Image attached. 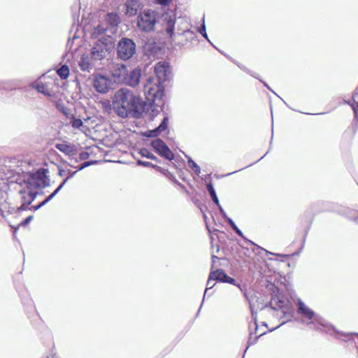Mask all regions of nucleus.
<instances>
[{"label":"nucleus","mask_w":358,"mask_h":358,"mask_svg":"<svg viewBox=\"0 0 358 358\" xmlns=\"http://www.w3.org/2000/svg\"><path fill=\"white\" fill-rule=\"evenodd\" d=\"M258 336H255L254 338H252V333H250V338H249V340H248V347L246 348V350H245V352H246V350H248V348H249L250 345H254L256 343V342L258 340Z\"/></svg>","instance_id":"nucleus-41"},{"label":"nucleus","mask_w":358,"mask_h":358,"mask_svg":"<svg viewBox=\"0 0 358 358\" xmlns=\"http://www.w3.org/2000/svg\"><path fill=\"white\" fill-rule=\"evenodd\" d=\"M78 64L83 71L90 72L92 69L91 64L90 63L88 58L84 56L81 57Z\"/></svg>","instance_id":"nucleus-25"},{"label":"nucleus","mask_w":358,"mask_h":358,"mask_svg":"<svg viewBox=\"0 0 358 358\" xmlns=\"http://www.w3.org/2000/svg\"><path fill=\"white\" fill-rule=\"evenodd\" d=\"M332 336L346 343H354L355 347L358 349V333H345L338 331L335 329V332L333 333Z\"/></svg>","instance_id":"nucleus-16"},{"label":"nucleus","mask_w":358,"mask_h":358,"mask_svg":"<svg viewBox=\"0 0 358 358\" xmlns=\"http://www.w3.org/2000/svg\"><path fill=\"white\" fill-rule=\"evenodd\" d=\"M116 51L118 59L127 61L135 55L136 45L132 39L123 37L118 41Z\"/></svg>","instance_id":"nucleus-6"},{"label":"nucleus","mask_w":358,"mask_h":358,"mask_svg":"<svg viewBox=\"0 0 358 358\" xmlns=\"http://www.w3.org/2000/svg\"><path fill=\"white\" fill-rule=\"evenodd\" d=\"M159 31L173 40L174 36L182 35L190 28L189 20L185 17L176 18V13L170 10L161 15Z\"/></svg>","instance_id":"nucleus-3"},{"label":"nucleus","mask_w":358,"mask_h":358,"mask_svg":"<svg viewBox=\"0 0 358 358\" xmlns=\"http://www.w3.org/2000/svg\"><path fill=\"white\" fill-rule=\"evenodd\" d=\"M96 163V161H87L82 163L78 167V171H81L92 164H94Z\"/></svg>","instance_id":"nucleus-38"},{"label":"nucleus","mask_w":358,"mask_h":358,"mask_svg":"<svg viewBox=\"0 0 358 358\" xmlns=\"http://www.w3.org/2000/svg\"><path fill=\"white\" fill-rule=\"evenodd\" d=\"M62 189V187H60L59 186H58V187H57V189H55V190L52 194H50L49 196H50L52 199H53V198H54V197H55V196L59 193V192Z\"/></svg>","instance_id":"nucleus-47"},{"label":"nucleus","mask_w":358,"mask_h":358,"mask_svg":"<svg viewBox=\"0 0 358 358\" xmlns=\"http://www.w3.org/2000/svg\"><path fill=\"white\" fill-rule=\"evenodd\" d=\"M19 194L21 196L22 204L20 206L17 207V210L22 211L30 210L31 207H29V206L36 199L38 192L31 188H27V187L24 185V187L19 191ZM31 210H33V209H31Z\"/></svg>","instance_id":"nucleus-9"},{"label":"nucleus","mask_w":358,"mask_h":358,"mask_svg":"<svg viewBox=\"0 0 358 358\" xmlns=\"http://www.w3.org/2000/svg\"><path fill=\"white\" fill-rule=\"evenodd\" d=\"M211 278H214L215 280L218 282H224V280L227 278L228 275L222 269H217L214 271H211Z\"/></svg>","instance_id":"nucleus-23"},{"label":"nucleus","mask_w":358,"mask_h":358,"mask_svg":"<svg viewBox=\"0 0 358 358\" xmlns=\"http://www.w3.org/2000/svg\"><path fill=\"white\" fill-rule=\"evenodd\" d=\"M145 101L135 95L130 90L122 87L118 90L113 98V108L122 118L132 117L139 118L143 113L155 115L164 105V92L159 86L145 85Z\"/></svg>","instance_id":"nucleus-1"},{"label":"nucleus","mask_w":358,"mask_h":358,"mask_svg":"<svg viewBox=\"0 0 358 358\" xmlns=\"http://www.w3.org/2000/svg\"><path fill=\"white\" fill-rule=\"evenodd\" d=\"M258 80H259L261 82H262V83H264V85L266 88H268L269 90H271V92H273L275 94H275V92H273V91L270 88V87L268 86V85L266 83L263 82V81H262V80H261L259 78Z\"/></svg>","instance_id":"nucleus-51"},{"label":"nucleus","mask_w":358,"mask_h":358,"mask_svg":"<svg viewBox=\"0 0 358 358\" xmlns=\"http://www.w3.org/2000/svg\"><path fill=\"white\" fill-rule=\"evenodd\" d=\"M238 171H234V172H232V173H228V174H227V176L231 175V174H233V173H236V172H238Z\"/></svg>","instance_id":"nucleus-58"},{"label":"nucleus","mask_w":358,"mask_h":358,"mask_svg":"<svg viewBox=\"0 0 358 358\" xmlns=\"http://www.w3.org/2000/svg\"><path fill=\"white\" fill-rule=\"evenodd\" d=\"M92 84L94 90L100 94L107 93L112 87L111 79L101 74L94 76Z\"/></svg>","instance_id":"nucleus-10"},{"label":"nucleus","mask_w":358,"mask_h":358,"mask_svg":"<svg viewBox=\"0 0 358 358\" xmlns=\"http://www.w3.org/2000/svg\"><path fill=\"white\" fill-rule=\"evenodd\" d=\"M172 0H157V3L162 6H167L169 5Z\"/></svg>","instance_id":"nucleus-46"},{"label":"nucleus","mask_w":358,"mask_h":358,"mask_svg":"<svg viewBox=\"0 0 358 358\" xmlns=\"http://www.w3.org/2000/svg\"><path fill=\"white\" fill-rule=\"evenodd\" d=\"M225 221L227 222V223L230 225L231 227H233L234 225H236L235 222L230 217H227V219L225 220Z\"/></svg>","instance_id":"nucleus-49"},{"label":"nucleus","mask_w":358,"mask_h":358,"mask_svg":"<svg viewBox=\"0 0 358 358\" xmlns=\"http://www.w3.org/2000/svg\"><path fill=\"white\" fill-rule=\"evenodd\" d=\"M234 231H236V230L239 229V228L236 225H234L233 227H231Z\"/></svg>","instance_id":"nucleus-57"},{"label":"nucleus","mask_w":358,"mask_h":358,"mask_svg":"<svg viewBox=\"0 0 358 358\" xmlns=\"http://www.w3.org/2000/svg\"><path fill=\"white\" fill-rule=\"evenodd\" d=\"M126 14L129 16L136 15L141 8L138 0H128L125 3Z\"/></svg>","instance_id":"nucleus-19"},{"label":"nucleus","mask_w":358,"mask_h":358,"mask_svg":"<svg viewBox=\"0 0 358 358\" xmlns=\"http://www.w3.org/2000/svg\"><path fill=\"white\" fill-rule=\"evenodd\" d=\"M270 306L272 309H282L285 305L284 299L278 295L275 294L270 301Z\"/></svg>","instance_id":"nucleus-21"},{"label":"nucleus","mask_w":358,"mask_h":358,"mask_svg":"<svg viewBox=\"0 0 358 358\" xmlns=\"http://www.w3.org/2000/svg\"><path fill=\"white\" fill-rule=\"evenodd\" d=\"M198 31L201 34V36L203 37H204L208 41H209V39H208V35L206 33V25H205L204 20H203V23L201 25V27H199V29H198Z\"/></svg>","instance_id":"nucleus-35"},{"label":"nucleus","mask_w":358,"mask_h":358,"mask_svg":"<svg viewBox=\"0 0 358 358\" xmlns=\"http://www.w3.org/2000/svg\"><path fill=\"white\" fill-rule=\"evenodd\" d=\"M113 34H109L108 31V27H106L103 23H101L98 24L96 27L94 28L92 32V36L94 38H101L103 37V38L110 39ZM104 41V39H103Z\"/></svg>","instance_id":"nucleus-17"},{"label":"nucleus","mask_w":358,"mask_h":358,"mask_svg":"<svg viewBox=\"0 0 358 358\" xmlns=\"http://www.w3.org/2000/svg\"><path fill=\"white\" fill-rule=\"evenodd\" d=\"M185 157L187 158L188 164H189V166L190 167V169L197 176H199L201 173V169L199 166V165L196 163H195L190 157H189L187 155H185Z\"/></svg>","instance_id":"nucleus-28"},{"label":"nucleus","mask_w":358,"mask_h":358,"mask_svg":"<svg viewBox=\"0 0 358 358\" xmlns=\"http://www.w3.org/2000/svg\"><path fill=\"white\" fill-rule=\"evenodd\" d=\"M159 14L152 9H145L141 12L137 17V27L143 32H151L155 31L156 25L160 24Z\"/></svg>","instance_id":"nucleus-4"},{"label":"nucleus","mask_w":358,"mask_h":358,"mask_svg":"<svg viewBox=\"0 0 358 358\" xmlns=\"http://www.w3.org/2000/svg\"><path fill=\"white\" fill-rule=\"evenodd\" d=\"M104 21L107 24L108 31L109 34L114 35L117 31L119 24L121 22L120 17L117 13H108L104 17Z\"/></svg>","instance_id":"nucleus-14"},{"label":"nucleus","mask_w":358,"mask_h":358,"mask_svg":"<svg viewBox=\"0 0 358 358\" xmlns=\"http://www.w3.org/2000/svg\"><path fill=\"white\" fill-rule=\"evenodd\" d=\"M57 108L66 116H68L69 115V109L65 107L63 103H57Z\"/></svg>","instance_id":"nucleus-37"},{"label":"nucleus","mask_w":358,"mask_h":358,"mask_svg":"<svg viewBox=\"0 0 358 358\" xmlns=\"http://www.w3.org/2000/svg\"><path fill=\"white\" fill-rule=\"evenodd\" d=\"M296 305L297 314L300 316L298 320L300 323L306 325L310 329L333 335V333L335 332V327L308 307L301 299H299Z\"/></svg>","instance_id":"nucleus-2"},{"label":"nucleus","mask_w":358,"mask_h":358,"mask_svg":"<svg viewBox=\"0 0 358 358\" xmlns=\"http://www.w3.org/2000/svg\"><path fill=\"white\" fill-rule=\"evenodd\" d=\"M169 117H164L160 124L152 130H149L145 132V136L149 138H155L158 136L162 131H164L168 128Z\"/></svg>","instance_id":"nucleus-18"},{"label":"nucleus","mask_w":358,"mask_h":358,"mask_svg":"<svg viewBox=\"0 0 358 358\" xmlns=\"http://www.w3.org/2000/svg\"><path fill=\"white\" fill-rule=\"evenodd\" d=\"M128 69L125 64H115L110 70L111 78L114 83L124 84L126 80Z\"/></svg>","instance_id":"nucleus-12"},{"label":"nucleus","mask_w":358,"mask_h":358,"mask_svg":"<svg viewBox=\"0 0 358 358\" xmlns=\"http://www.w3.org/2000/svg\"><path fill=\"white\" fill-rule=\"evenodd\" d=\"M33 217H34L33 215L28 216L24 220H23L20 224V226H26V225H27L33 220Z\"/></svg>","instance_id":"nucleus-44"},{"label":"nucleus","mask_w":358,"mask_h":358,"mask_svg":"<svg viewBox=\"0 0 358 358\" xmlns=\"http://www.w3.org/2000/svg\"><path fill=\"white\" fill-rule=\"evenodd\" d=\"M137 164L138 166H144V167H152L153 169H160L159 166H158L157 165H155V164H152L151 162H145V161H142L141 159H138L137 161Z\"/></svg>","instance_id":"nucleus-34"},{"label":"nucleus","mask_w":358,"mask_h":358,"mask_svg":"<svg viewBox=\"0 0 358 358\" xmlns=\"http://www.w3.org/2000/svg\"><path fill=\"white\" fill-rule=\"evenodd\" d=\"M286 322H282V323H280L277 327L271 329V331H273L274 329H276L277 328L280 327V326L283 325Z\"/></svg>","instance_id":"nucleus-56"},{"label":"nucleus","mask_w":358,"mask_h":358,"mask_svg":"<svg viewBox=\"0 0 358 358\" xmlns=\"http://www.w3.org/2000/svg\"><path fill=\"white\" fill-rule=\"evenodd\" d=\"M264 157H261V158L259 159V161H261L262 159H263Z\"/></svg>","instance_id":"nucleus-60"},{"label":"nucleus","mask_w":358,"mask_h":358,"mask_svg":"<svg viewBox=\"0 0 358 358\" xmlns=\"http://www.w3.org/2000/svg\"><path fill=\"white\" fill-rule=\"evenodd\" d=\"M48 173V169L45 168H40L35 171L29 172L24 180V185L35 191H37V189L48 187L50 180Z\"/></svg>","instance_id":"nucleus-5"},{"label":"nucleus","mask_w":358,"mask_h":358,"mask_svg":"<svg viewBox=\"0 0 358 358\" xmlns=\"http://www.w3.org/2000/svg\"><path fill=\"white\" fill-rule=\"evenodd\" d=\"M252 319L254 320V325L255 327V330H257V313H254L253 311H252Z\"/></svg>","instance_id":"nucleus-48"},{"label":"nucleus","mask_w":358,"mask_h":358,"mask_svg":"<svg viewBox=\"0 0 358 358\" xmlns=\"http://www.w3.org/2000/svg\"><path fill=\"white\" fill-rule=\"evenodd\" d=\"M55 148L69 157L74 155L73 146L69 144L57 143L55 144Z\"/></svg>","instance_id":"nucleus-20"},{"label":"nucleus","mask_w":358,"mask_h":358,"mask_svg":"<svg viewBox=\"0 0 358 358\" xmlns=\"http://www.w3.org/2000/svg\"><path fill=\"white\" fill-rule=\"evenodd\" d=\"M67 173H68L69 176L66 178H68V180H69V178H71L74 176V175L77 173V171L71 172L70 170H68Z\"/></svg>","instance_id":"nucleus-50"},{"label":"nucleus","mask_w":358,"mask_h":358,"mask_svg":"<svg viewBox=\"0 0 358 358\" xmlns=\"http://www.w3.org/2000/svg\"><path fill=\"white\" fill-rule=\"evenodd\" d=\"M174 182L178 185V186H180L181 188L182 189H185V187L181 184L180 182H178L177 180H175Z\"/></svg>","instance_id":"nucleus-52"},{"label":"nucleus","mask_w":358,"mask_h":358,"mask_svg":"<svg viewBox=\"0 0 358 358\" xmlns=\"http://www.w3.org/2000/svg\"><path fill=\"white\" fill-rule=\"evenodd\" d=\"M237 66L241 69L242 70L245 71V72H247L248 74H250V76H252V77L257 78V79H259V75H257V73H255V72H252V71L249 70L248 69H247L245 66L243 65H241L239 64H237Z\"/></svg>","instance_id":"nucleus-36"},{"label":"nucleus","mask_w":358,"mask_h":358,"mask_svg":"<svg viewBox=\"0 0 358 358\" xmlns=\"http://www.w3.org/2000/svg\"><path fill=\"white\" fill-rule=\"evenodd\" d=\"M213 281H215V279L214 278H211V273H210L209 277H208V281H207V283H206V289L205 290V293H204V295H203V301H204V299L206 297V293H207L208 290L212 289L214 287L215 283L213 282ZM203 302V301H202V303Z\"/></svg>","instance_id":"nucleus-31"},{"label":"nucleus","mask_w":358,"mask_h":358,"mask_svg":"<svg viewBox=\"0 0 358 358\" xmlns=\"http://www.w3.org/2000/svg\"><path fill=\"white\" fill-rule=\"evenodd\" d=\"M352 103H351L350 101H345V103H348L352 106L354 114H355V117L357 118V115H358V87L355 90L354 93L352 94Z\"/></svg>","instance_id":"nucleus-22"},{"label":"nucleus","mask_w":358,"mask_h":358,"mask_svg":"<svg viewBox=\"0 0 358 358\" xmlns=\"http://www.w3.org/2000/svg\"><path fill=\"white\" fill-rule=\"evenodd\" d=\"M57 73L62 79H66L69 76V69L68 66L66 64L62 65L57 69Z\"/></svg>","instance_id":"nucleus-27"},{"label":"nucleus","mask_w":358,"mask_h":358,"mask_svg":"<svg viewBox=\"0 0 358 358\" xmlns=\"http://www.w3.org/2000/svg\"><path fill=\"white\" fill-rule=\"evenodd\" d=\"M103 37L98 39L91 48L90 55L94 60H101L106 57L111 48V40L104 38Z\"/></svg>","instance_id":"nucleus-7"},{"label":"nucleus","mask_w":358,"mask_h":358,"mask_svg":"<svg viewBox=\"0 0 358 358\" xmlns=\"http://www.w3.org/2000/svg\"><path fill=\"white\" fill-rule=\"evenodd\" d=\"M141 76L142 71L139 67L134 68L130 71H128L124 84L133 87H136L139 84Z\"/></svg>","instance_id":"nucleus-15"},{"label":"nucleus","mask_w":358,"mask_h":358,"mask_svg":"<svg viewBox=\"0 0 358 358\" xmlns=\"http://www.w3.org/2000/svg\"><path fill=\"white\" fill-rule=\"evenodd\" d=\"M218 259V257L214 255H212L213 265L215 263V261Z\"/></svg>","instance_id":"nucleus-54"},{"label":"nucleus","mask_w":358,"mask_h":358,"mask_svg":"<svg viewBox=\"0 0 358 358\" xmlns=\"http://www.w3.org/2000/svg\"><path fill=\"white\" fill-rule=\"evenodd\" d=\"M182 36L185 37L187 43L192 42L193 41H195L196 38V34L193 31L190 30V28L185 31Z\"/></svg>","instance_id":"nucleus-30"},{"label":"nucleus","mask_w":358,"mask_h":358,"mask_svg":"<svg viewBox=\"0 0 358 358\" xmlns=\"http://www.w3.org/2000/svg\"><path fill=\"white\" fill-rule=\"evenodd\" d=\"M264 157H261V158L259 159V161H261L262 159H263Z\"/></svg>","instance_id":"nucleus-59"},{"label":"nucleus","mask_w":358,"mask_h":358,"mask_svg":"<svg viewBox=\"0 0 358 358\" xmlns=\"http://www.w3.org/2000/svg\"><path fill=\"white\" fill-rule=\"evenodd\" d=\"M151 146L161 157L168 160H173L174 155L167 145L160 138H157L151 142Z\"/></svg>","instance_id":"nucleus-11"},{"label":"nucleus","mask_w":358,"mask_h":358,"mask_svg":"<svg viewBox=\"0 0 358 358\" xmlns=\"http://www.w3.org/2000/svg\"><path fill=\"white\" fill-rule=\"evenodd\" d=\"M264 157H261V158L259 159V161H261L262 159H263Z\"/></svg>","instance_id":"nucleus-61"},{"label":"nucleus","mask_w":358,"mask_h":358,"mask_svg":"<svg viewBox=\"0 0 358 358\" xmlns=\"http://www.w3.org/2000/svg\"><path fill=\"white\" fill-rule=\"evenodd\" d=\"M71 124L73 128L80 129L83 125V123L80 119L76 118L73 116L71 120Z\"/></svg>","instance_id":"nucleus-32"},{"label":"nucleus","mask_w":358,"mask_h":358,"mask_svg":"<svg viewBox=\"0 0 358 358\" xmlns=\"http://www.w3.org/2000/svg\"><path fill=\"white\" fill-rule=\"evenodd\" d=\"M264 334H260V335H259L258 337H261V336H262Z\"/></svg>","instance_id":"nucleus-62"},{"label":"nucleus","mask_w":358,"mask_h":358,"mask_svg":"<svg viewBox=\"0 0 358 358\" xmlns=\"http://www.w3.org/2000/svg\"><path fill=\"white\" fill-rule=\"evenodd\" d=\"M52 199L50 196H48L45 200L42 201V202L39 203L38 205L31 206L30 209H33L34 211H36L37 210L40 209L41 207L45 206L46 203H48Z\"/></svg>","instance_id":"nucleus-33"},{"label":"nucleus","mask_w":358,"mask_h":358,"mask_svg":"<svg viewBox=\"0 0 358 358\" xmlns=\"http://www.w3.org/2000/svg\"><path fill=\"white\" fill-rule=\"evenodd\" d=\"M37 90L46 96H51L50 92L48 90H45L44 86L43 85H38Z\"/></svg>","instance_id":"nucleus-42"},{"label":"nucleus","mask_w":358,"mask_h":358,"mask_svg":"<svg viewBox=\"0 0 358 358\" xmlns=\"http://www.w3.org/2000/svg\"><path fill=\"white\" fill-rule=\"evenodd\" d=\"M64 170L62 169H59V172H58V174L59 176H64Z\"/></svg>","instance_id":"nucleus-55"},{"label":"nucleus","mask_w":358,"mask_h":358,"mask_svg":"<svg viewBox=\"0 0 358 358\" xmlns=\"http://www.w3.org/2000/svg\"><path fill=\"white\" fill-rule=\"evenodd\" d=\"M155 73L157 78V82L155 84L151 83H147L146 85H150L151 86H159L164 93V88L161 86V83L166 81L169 78L170 73V66L166 62H159L155 66Z\"/></svg>","instance_id":"nucleus-8"},{"label":"nucleus","mask_w":358,"mask_h":358,"mask_svg":"<svg viewBox=\"0 0 358 358\" xmlns=\"http://www.w3.org/2000/svg\"><path fill=\"white\" fill-rule=\"evenodd\" d=\"M68 181V178H65L62 182L61 184L59 185L60 187L63 188V187L64 186V185L66 183V182Z\"/></svg>","instance_id":"nucleus-53"},{"label":"nucleus","mask_w":358,"mask_h":358,"mask_svg":"<svg viewBox=\"0 0 358 358\" xmlns=\"http://www.w3.org/2000/svg\"><path fill=\"white\" fill-rule=\"evenodd\" d=\"M206 188H207V190H208V192L210 195V196L211 197L213 201L217 206H220V202H219V199H218V197L217 196V194H216V192L213 187V185L211 182H209L206 185Z\"/></svg>","instance_id":"nucleus-24"},{"label":"nucleus","mask_w":358,"mask_h":358,"mask_svg":"<svg viewBox=\"0 0 358 358\" xmlns=\"http://www.w3.org/2000/svg\"><path fill=\"white\" fill-rule=\"evenodd\" d=\"M102 106H103L104 111H106V112L108 113L111 110V105L108 100H105L104 101H103Z\"/></svg>","instance_id":"nucleus-39"},{"label":"nucleus","mask_w":358,"mask_h":358,"mask_svg":"<svg viewBox=\"0 0 358 358\" xmlns=\"http://www.w3.org/2000/svg\"><path fill=\"white\" fill-rule=\"evenodd\" d=\"M217 207L219 208L221 216L223 217V219L224 220H227V217H229L227 216V213H225V211L224 210V209L222 208L221 205L220 204V206H217Z\"/></svg>","instance_id":"nucleus-45"},{"label":"nucleus","mask_w":358,"mask_h":358,"mask_svg":"<svg viewBox=\"0 0 358 358\" xmlns=\"http://www.w3.org/2000/svg\"><path fill=\"white\" fill-rule=\"evenodd\" d=\"M239 236H241L243 239H244L246 242L250 243L251 245H255V243L254 242H252V241L248 239L245 236L244 234H243V232L241 231V230L239 229L238 230H236V231H235Z\"/></svg>","instance_id":"nucleus-40"},{"label":"nucleus","mask_w":358,"mask_h":358,"mask_svg":"<svg viewBox=\"0 0 358 358\" xmlns=\"http://www.w3.org/2000/svg\"><path fill=\"white\" fill-rule=\"evenodd\" d=\"M138 153L143 157H145V158L156 161L157 162H159L158 158L155 155H154L152 152H150L149 151V150L147 148H143L140 149Z\"/></svg>","instance_id":"nucleus-26"},{"label":"nucleus","mask_w":358,"mask_h":358,"mask_svg":"<svg viewBox=\"0 0 358 358\" xmlns=\"http://www.w3.org/2000/svg\"><path fill=\"white\" fill-rule=\"evenodd\" d=\"M264 334H260V335H259L258 337H261V336H262Z\"/></svg>","instance_id":"nucleus-63"},{"label":"nucleus","mask_w":358,"mask_h":358,"mask_svg":"<svg viewBox=\"0 0 358 358\" xmlns=\"http://www.w3.org/2000/svg\"><path fill=\"white\" fill-rule=\"evenodd\" d=\"M89 157H90V154L87 152H81L79 154V159L81 161L88 159Z\"/></svg>","instance_id":"nucleus-43"},{"label":"nucleus","mask_w":358,"mask_h":358,"mask_svg":"<svg viewBox=\"0 0 358 358\" xmlns=\"http://www.w3.org/2000/svg\"><path fill=\"white\" fill-rule=\"evenodd\" d=\"M8 194L0 189V212L1 215L5 217V213L8 214L19 213L22 210H18L17 207L13 206L8 201Z\"/></svg>","instance_id":"nucleus-13"},{"label":"nucleus","mask_w":358,"mask_h":358,"mask_svg":"<svg viewBox=\"0 0 358 358\" xmlns=\"http://www.w3.org/2000/svg\"><path fill=\"white\" fill-rule=\"evenodd\" d=\"M224 282L236 285L239 288L241 292H243L245 296H246L245 287L244 285H241L240 283L236 284L235 279H234L233 278L228 275L227 278L224 280Z\"/></svg>","instance_id":"nucleus-29"}]
</instances>
